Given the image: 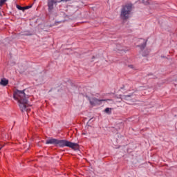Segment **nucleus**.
<instances>
[{"label": "nucleus", "mask_w": 177, "mask_h": 177, "mask_svg": "<svg viewBox=\"0 0 177 177\" xmlns=\"http://www.w3.org/2000/svg\"><path fill=\"white\" fill-rule=\"evenodd\" d=\"M132 6H133L132 3H127L122 6L120 12V19H122V20L125 21L129 19V16H131L132 12Z\"/></svg>", "instance_id": "nucleus-3"}, {"label": "nucleus", "mask_w": 177, "mask_h": 177, "mask_svg": "<svg viewBox=\"0 0 177 177\" xmlns=\"http://www.w3.org/2000/svg\"><path fill=\"white\" fill-rule=\"evenodd\" d=\"M93 59H96V57L95 56V55H93V57H92V59L93 60Z\"/></svg>", "instance_id": "nucleus-21"}, {"label": "nucleus", "mask_w": 177, "mask_h": 177, "mask_svg": "<svg viewBox=\"0 0 177 177\" xmlns=\"http://www.w3.org/2000/svg\"><path fill=\"white\" fill-rule=\"evenodd\" d=\"M111 110H113V109L106 108L104 110V113H106V114H111Z\"/></svg>", "instance_id": "nucleus-12"}, {"label": "nucleus", "mask_w": 177, "mask_h": 177, "mask_svg": "<svg viewBox=\"0 0 177 177\" xmlns=\"http://www.w3.org/2000/svg\"><path fill=\"white\" fill-rule=\"evenodd\" d=\"M147 45V39L144 41V43L141 45L137 46L141 50H143L145 48H146V46Z\"/></svg>", "instance_id": "nucleus-11"}, {"label": "nucleus", "mask_w": 177, "mask_h": 177, "mask_svg": "<svg viewBox=\"0 0 177 177\" xmlns=\"http://www.w3.org/2000/svg\"><path fill=\"white\" fill-rule=\"evenodd\" d=\"M46 145H53L54 146H57V139L56 138H50L46 141Z\"/></svg>", "instance_id": "nucleus-9"}, {"label": "nucleus", "mask_w": 177, "mask_h": 177, "mask_svg": "<svg viewBox=\"0 0 177 177\" xmlns=\"http://www.w3.org/2000/svg\"><path fill=\"white\" fill-rule=\"evenodd\" d=\"M2 147H3V146L0 147V150H1Z\"/></svg>", "instance_id": "nucleus-22"}, {"label": "nucleus", "mask_w": 177, "mask_h": 177, "mask_svg": "<svg viewBox=\"0 0 177 177\" xmlns=\"http://www.w3.org/2000/svg\"><path fill=\"white\" fill-rule=\"evenodd\" d=\"M36 81L39 84H44L45 81L44 75H42V73L37 75L36 76Z\"/></svg>", "instance_id": "nucleus-8"}, {"label": "nucleus", "mask_w": 177, "mask_h": 177, "mask_svg": "<svg viewBox=\"0 0 177 177\" xmlns=\"http://www.w3.org/2000/svg\"><path fill=\"white\" fill-rule=\"evenodd\" d=\"M57 3V2L55 0H48V12H52L53 10V6Z\"/></svg>", "instance_id": "nucleus-7"}, {"label": "nucleus", "mask_w": 177, "mask_h": 177, "mask_svg": "<svg viewBox=\"0 0 177 177\" xmlns=\"http://www.w3.org/2000/svg\"><path fill=\"white\" fill-rule=\"evenodd\" d=\"M26 89L23 91L16 90L13 94V98L15 100H18L19 106L21 113L31 111V104H28V95L26 94Z\"/></svg>", "instance_id": "nucleus-1"}, {"label": "nucleus", "mask_w": 177, "mask_h": 177, "mask_svg": "<svg viewBox=\"0 0 177 177\" xmlns=\"http://www.w3.org/2000/svg\"><path fill=\"white\" fill-rule=\"evenodd\" d=\"M149 86H141L139 88V95L140 96H145L146 93H149Z\"/></svg>", "instance_id": "nucleus-6"}, {"label": "nucleus", "mask_w": 177, "mask_h": 177, "mask_svg": "<svg viewBox=\"0 0 177 177\" xmlns=\"http://www.w3.org/2000/svg\"><path fill=\"white\" fill-rule=\"evenodd\" d=\"M7 1L8 0H0V7L3 6L4 3Z\"/></svg>", "instance_id": "nucleus-15"}, {"label": "nucleus", "mask_w": 177, "mask_h": 177, "mask_svg": "<svg viewBox=\"0 0 177 177\" xmlns=\"http://www.w3.org/2000/svg\"><path fill=\"white\" fill-rule=\"evenodd\" d=\"M136 95H135L133 93H131L129 95H122L121 99L127 104H133V103L136 102Z\"/></svg>", "instance_id": "nucleus-4"}, {"label": "nucleus", "mask_w": 177, "mask_h": 177, "mask_svg": "<svg viewBox=\"0 0 177 177\" xmlns=\"http://www.w3.org/2000/svg\"><path fill=\"white\" fill-rule=\"evenodd\" d=\"M89 121H92V118L89 120Z\"/></svg>", "instance_id": "nucleus-24"}, {"label": "nucleus", "mask_w": 177, "mask_h": 177, "mask_svg": "<svg viewBox=\"0 0 177 177\" xmlns=\"http://www.w3.org/2000/svg\"><path fill=\"white\" fill-rule=\"evenodd\" d=\"M86 97L90 102V104L91 106H100V104H102V102H106V100H99L96 97L90 98L89 96L88 95H86Z\"/></svg>", "instance_id": "nucleus-5"}, {"label": "nucleus", "mask_w": 177, "mask_h": 177, "mask_svg": "<svg viewBox=\"0 0 177 177\" xmlns=\"http://www.w3.org/2000/svg\"><path fill=\"white\" fill-rule=\"evenodd\" d=\"M149 53H150V51H149V50H145L142 55V56L146 57L149 56Z\"/></svg>", "instance_id": "nucleus-13"}, {"label": "nucleus", "mask_w": 177, "mask_h": 177, "mask_svg": "<svg viewBox=\"0 0 177 177\" xmlns=\"http://www.w3.org/2000/svg\"><path fill=\"white\" fill-rule=\"evenodd\" d=\"M63 2H67L68 1H70V0H61Z\"/></svg>", "instance_id": "nucleus-20"}, {"label": "nucleus", "mask_w": 177, "mask_h": 177, "mask_svg": "<svg viewBox=\"0 0 177 177\" xmlns=\"http://www.w3.org/2000/svg\"><path fill=\"white\" fill-rule=\"evenodd\" d=\"M23 8H24V12L25 10H27V9H30V8H32V6H27Z\"/></svg>", "instance_id": "nucleus-16"}, {"label": "nucleus", "mask_w": 177, "mask_h": 177, "mask_svg": "<svg viewBox=\"0 0 177 177\" xmlns=\"http://www.w3.org/2000/svg\"><path fill=\"white\" fill-rule=\"evenodd\" d=\"M161 57H165L162 55Z\"/></svg>", "instance_id": "nucleus-23"}, {"label": "nucleus", "mask_w": 177, "mask_h": 177, "mask_svg": "<svg viewBox=\"0 0 177 177\" xmlns=\"http://www.w3.org/2000/svg\"><path fill=\"white\" fill-rule=\"evenodd\" d=\"M17 8H18L19 10H23L24 11V8L22 6H19V5H17Z\"/></svg>", "instance_id": "nucleus-17"}, {"label": "nucleus", "mask_w": 177, "mask_h": 177, "mask_svg": "<svg viewBox=\"0 0 177 177\" xmlns=\"http://www.w3.org/2000/svg\"><path fill=\"white\" fill-rule=\"evenodd\" d=\"M140 2L144 5H149V0H140Z\"/></svg>", "instance_id": "nucleus-14"}, {"label": "nucleus", "mask_w": 177, "mask_h": 177, "mask_svg": "<svg viewBox=\"0 0 177 177\" xmlns=\"http://www.w3.org/2000/svg\"><path fill=\"white\" fill-rule=\"evenodd\" d=\"M70 147L73 150H80L78 143L71 142L66 140H57L56 147Z\"/></svg>", "instance_id": "nucleus-2"}, {"label": "nucleus", "mask_w": 177, "mask_h": 177, "mask_svg": "<svg viewBox=\"0 0 177 177\" xmlns=\"http://www.w3.org/2000/svg\"><path fill=\"white\" fill-rule=\"evenodd\" d=\"M129 67H130V68H133V65H129Z\"/></svg>", "instance_id": "nucleus-19"}, {"label": "nucleus", "mask_w": 177, "mask_h": 177, "mask_svg": "<svg viewBox=\"0 0 177 177\" xmlns=\"http://www.w3.org/2000/svg\"><path fill=\"white\" fill-rule=\"evenodd\" d=\"M22 35H26V36H28V35H31V34L24 33V34H23Z\"/></svg>", "instance_id": "nucleus-18"}, {"label": "nucleus", "mask_w": 177, "mask_h": 177, "mask_svg": "<svg viewBox=\"0 0 177 177\" xmlns=\"http://www.w3.org/2000/svg\"><path fill=\"white\" fill-rule=\"evenodd\" d=\"M8 84H9L8 80H7L6 78H3L1 80L0 85H2V86H6V85H8Z\"/></svg>", "instance_id": "nucleus-10"}]
</instances>
